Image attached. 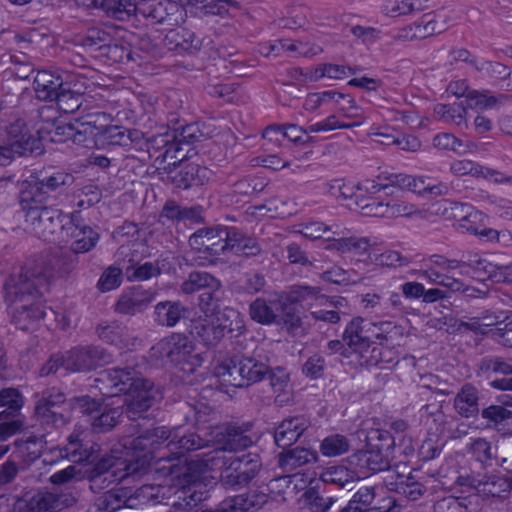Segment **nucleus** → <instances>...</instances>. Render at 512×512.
Wrapping results in <instances>:
<instances>
[{
	"mask_svg": "<svg viewBox=\"0 0 512 512\" xmlns=\"http://www.w3.org/2000/svg\"><path fill=\"white\" fill-rule=\"evenodd\" d=\"M381 173L375 179L358 182V208L363 215L373 217H410L417 212L415 205L397 196V190Z\"/></svg>",
	"mask_w": 512,
	"mask_h": 512,
	"instance_id": "1",
	"label": "nucleus"
},
{
	"mask_svg": "<svg viewBox=\"0 0 512 512\" xmlns=\"http://www.w3.org/2000/svg\"><path fill=\"white\" fill-rule=\"evenodd\" d=\"M192 340L183 333H171L149 349L150 362L156 367L171 365L184 372L194 373L204 361L201 353H194Z\"/></svg>",
	"mask_w": 512,
	"mask_h": 512,
	"instance_id": "2",
	"label": "nucleus"
},
{
	"mask_svg": "<svg viewBox=\"0 0 512 512\" xmlns=\"http://www.w3.org/2000/svg\"><path fill=\"white\" fill-rule=\"evenodd\" d=\"M29 257L19 270L13 271L4 281L3 298L7 305L41 299L49 290L43 269Z\"/></svg>",
	"mask_w": 512,
	"mask_h": 512,
	"instance_id": "3",
	"label": "nucleus"
},
{
	"mask_svg": "<svg viewBox=\"0 0 512 512\" xmlns=\"http://www.w3.org/2000/svg\"><path fill=\"white\" fill-rule=\"evenodd\" d=\"M75 181L72 173L60 168L48 167L32 174L22 183L19 199L26 205L49 203Z\"/></svg>",
	"mask_w": 512,
	"mask_h": 512,
	"instance_id": "4",
	"label": "nucleus"
},
{
	"mask_svg": "<svg viewBox=\"0 0 512 512\" xmlns=\"http://www.w3.org/2000/svg\"><path fill=\"white\" fill-rule=\"evenodd\" d=\"M133 428L136 430V436L130 435L124 438L123 447L127 449V455H131L136 460L134 465H138L140 473L146 470L145 465L148 463V457H152L153 449L172 438V430L166 426H156L155 416L152 420L134 422Z\"/></svg>",
	"mask_w": 512,
	"mask_h": 512,
	"instance_id": "5",
	"label": "nucleus"
},
{
	"mask_svg": "<svg viewBox=\"0 0 512 512\" xmlns=\"http://www.w3.org/2000/svg\"><path fill=\"white\" fill-rule=\"evenodd\" d=\"M19 202L25 213L26 228L39 239L56 242L59 239L58 234L63 233L65 227L64 213L48 203L26 205L24 199H19Z\"/></svg>",
	"mask_w": 512,
	"mask_h": 512,
	"instance_id": "6",
	"label": "nucleus"
},
{
	"mask_svg": "<svg viewBox=\"0 0 512 512\" xmlns=\"http://www.w3.org/2000/svg\"><path fill=\"white\" fill-rule=\"evenodd\" d=\"M38 145L39 140L29 134L21 119L0 128V166L9 165L16 157L33 154Z\"/></svg>",
	"mask_w": 512,
	"mask_h": 512,
	"instance_id": "7",
	"label": "nucleus"
},
{
	"mask_svg": "<svg viewBox=\"0 0 512 512\" xmlns=\"http://www.w3.org/2000/svg\"><path fill=\"white\" fill-rule=\"evenodd\" d=\"M161 388L149 379L141 377L125 395V415L132 422L151 421L153 412L150 409L162 399Z\"/></svg>",
	"mask_w": 512,
	"mask_h": 512,
	"instance_id": "8",
	"label": "nucleus"
},
{
	"mask_svg": "<svg viewBox=\"0 0 512 512\" xmlns=\"http://www.w3.org/2000/svg\"><path fill=\"white\" fill-rule=\"evenodd\" d=\"M268 372L269 364L260 355H253L231 359L229 364L218 368L217 375L233 377V382L229 380L233 386L244 387L262 381Z\"/></svg>",
	"mask_w": 512,
	"mask_h": 512,
	"instance_id": "9",
	"label": "nucleus"
},
{
	"mask_svg": "<svg viewBox=\"0 0 512 512\" xmlns=\"http://www.w3.org/2000/svg\"><path fill=\"white\" fill-rule=\"evenodd\" d=\"M136 17L141 16L151 25L175 26L184 20L186 10L172 0H139Z\"/></svg>",
	"mask_w": 512,
	"mask_h": 512,
	"instance_id": "10",
	"label": "nucleus"
},
{
	"mask_svg": "<svg viewBox=\"0 0 512 512\" xmlns=\"http://www.w3.org/2000/svg\"><path fill=\"white\" fill-rule=\"evenodd\" d=\"M476 376L488 382L499 391L512 392V359L498 355H486L476 364Z\"/></svg>",
	"mask_w": 512,
	"mask_h": 512,
	"instance_id": "11",
	"label": "nucleus"
},
{
	"mask_svg": "<svg viewBox=\"0 0 512 512\" xmlns=\"http://www.w3.org/2000/svg\"><path fill=\"white\" fill-rule=\"evenodd\" d=\"M226 227L218 224L198 229L189 237V246L199 254V258L215 264L221 256H224L222 246L225 242Z\"/></svg>",
	"mask_w": 512,
	"mask_h": 512,
	"instance_id": "12",
	"label": "nucleus"
},
{
	"mask_svg": "<svg viewBox=\"0 0 512 512\" xmlns=\"http://www.w3.org/2000/svg\"><path fill=\"white\" fill-rule=\"evenodd\" d=\"M130 492L125 487H113L95 500L94 508L99 512H116L123 507L132 508L135 505L134 501L138 498L155 500L158 488L153 485H144L135 491L134 496Z\"/></svg>",
	"mask_w": 512,
	"mask_h": 512,
	"instance_id": "13",
	"label": "nucleus"
},
{
	"mask_svg": "<svg viewBox=\"0 0 512 512\" xmlns=\"http://www.w3.org/2000/svg\"><path fill=\"white\" fill-rule=\"evenodd\" d=\"M66 371L89 372L113 361V354L100 345H87L70 349L63 353Z\"/></svg>",
	"mask_w": 512,
	"mask_h": 512,
	"instance_id": "14",
	"label": "nucleus"
},
{
	"mask_svg": "<svg viewBox=\"0 0 512 512\" xmlns=\"http://www.w3.org/2000/svg\"><path fill=\"white\" fill-rule=\"evenodd\" d=\"M32 258L43 268L41 269V274H46L48 287L55 277H68L79 264L78 254L70 248L57 249L53 252H43L39 255L32 256Z\"/></svg>",
	"mask_w": 512,
	"mask_h": 512,
	"instance_id": "15",
	"label": "nucleus"
},
{
	"mask_svg": "<svg viewBox=\"0 0 512 512\" xmlns=\"http://www.w3.org/2000/svg\"><path fill=\"white\" fill-rule=\"evenodd\" d=\"M385 179L391 181L397 190V194L402 190H407L421 196L437 197L447 195L450 190L447 183L436 182L426 176L390 173ZM397 196L399 197V195Z\"/></svg>",
	"mask_w": 512,
	"mask_h": 512,
	"instance_id": "16",
	"label": "nucleus"
},
{
	"mask_svg": "<svg viewBox=\"0 0 512 512\" xmlns=\"http://www.w3.org/2000/svg\"><path fill=\"white\" fill-rule=\"evenodd\" d=\"M156 296L157 291L152 288L133 285L121 292L113 305V310L117 314L132 317L146 311Z\"/></svg>",
	"mask_w": 512,
	"mask_h": 512,
	"instance_id": "17",
	"label": "nucleus"
},
{
	"mask_svg": "<svg viewBox=\"0 0 512 512\" xmlns=\"http://www.w3.org/2000/svg\"><path fill=\"white\" fill-rule=\"evenodd\" d=\"M95 335L103 343L119 350L132 349L141 343V339L119 320H101L95 326Z\"/></svg>",
	"mask_w": 512,
	"mask_h": 512,
	"instance_id": "18",
	"label": "nucleus"
},
{
	"mask_svg": "<svg viewBox=\"0 0 512 512\" xmlns=\"http://www.w3.org/2000/svg\"><path fill=\"white\" fill-rule=\"evenodd\" d=\"M164 46L171 52L182 56H195L203 47L212 43L207 37H200L186 27L170 29L163 39Z\"/></svg>",
	"mask_w": 512,
	"mask_h": 512,
	"instance_id": "19",
	"label": "nucleus"
},
{
	"mask_svg": "<svg viewBox=\"0 0 512 512\" xmlns=\"http://www.w3.org/2000/svg\"><path fill=\"white\" fill-rule=\"evenodd\" d=\"M313 429L309 415L298 414L284 418L274 429V442L279 448H289Z\"/></svg>",
	"mask_w": 512,
	"mask_h": 512,
	"instance_id": "20",
	"label": "nucleus"
},
{
	"mask_svg": "<svg viewBox=\"0 0 512 512\" xmlns=\"http://www.w3.org/2000/svg\"><path fill=\"white\" fill-rule=\"evenodd\" d=\"M118 261H122L124 272L129 282H143L161 275L162 271L158 262H145L139 264L137 250H132L130 245H121L116 253Z\"/></svg>",
	"mask_w": 512,
	"mask_h": 512,
	"instance_id": "21",
	"label": "nucleus"
},
{
	"mask_svg": "<svg viewBox=\"0 0 512 512\" xmlns=\"http://www.w3.org/2000/svg\"><path fill=\"white\" fill-rule=\"evenodd\" d=\"M105 120L106 114L103 112L88 113L75 118L72 121V142L86 148L93 147L99 142L102 121Z\"/></svg>",
	"mask_w": 512,
	"mask_h": 512,
	"instance_id": "22",
	"label": "nucleus"
},
{
	"mask_svg": "<svg viewBox=\"0 0 512 512\" xmlns=\"http://www.w3.org/2000/svg\"><path fill=\"white\" fill-rule=\"evenodd\" d=\"M435 213L445 220H456L467 232H477L476 220L481 216L471 204L441 200L435 204Z\"/></svg>",
	"mask_w": 512,
	"mask_h": 512,
	"instance_id": "23",
	"label": "nucleus"
},
{
	"mask_svg": "<svg viewBox=\"0 0 512 512\" xmlns=\"http://www.w3.org/2000/svg\"><path fill=\"white\" fill-rule=\"evenodd\" d=\"M270 495L260 487L226 497L220 502V512H258L268 503Z\"/></svg>",
	"mask_w": 512,
	"mask_h": 512,
	"instance_id": "24",
	"label": "nucleus"
},
{
	"mask_svg": "<svg viewBox=\"0 0 512 512\" xmlns=\"http://www.w3.org/2000/svg\"><path fill=\"white\" fill-rule=\"evenodd\" d=\"M140 378L141 376L139 372L134 368L117 367L103 370L97 381L104 385L106 389L105 394L117 396L120 394L126 395L136 384V380H139Z\"/></svg>",
	"mask_w": 512,
	"mask_h": 512,
	"instance_id": "25",
	"label": "nucleus"
},
{
	"mask_svg": "<svg viewBox=\"0 0 512 512\" xmlns=\"http://www.w3.org/2000/svg\"><path fill=\"white\" fill-rule=\"evenodd\" d=\"M224 256L233 254L240 257L251 258L262 252L260 243L242 229L227 226L225 232Z\"/></svg>",
	"mask_w": 512,
	"mask_h": 512,
	"instance_id": "26",
	"label": "nucleus"
},
{
	"mask_svg": "<svg viewBox=\"0 0 512 512\" xmlns=\"http://www.w3.org/2000/svg\"><path fill=\"white\" fill-rule=\"evenodd\" d=\"M69 76L60 70H39L34 78V90L38 99L54 101L69 84Z\"/></svg>",
	"mask_w": 512,
	"mask_h": 512,
	"instance_id": "27",
	"label": "nucleus"
},
{
	"mask_svg": "<svg viewBox=\"0 0 512 512\" xmlns=\"http://www.w3.org/2000/svg\"><path fill=\"white\" fill-rule=\"evenodd\" d=\"M31 442L16 445V449L0 467V485L11 483L17 476L20 467H24L39 458L38 451L30 450Z\"/></svg>",
	"mask_w": 512,
	"mask_h": 512,
	"instance_id": "28",
	"label": "nucleus"
},
{
	"mask_svg": "<svg viewBox=\"0 0 512 512\" xmlns=\"http://www.w3.org/2000/svg\"><path fill=\"white\" fill-rule=\"evenodd\" d=\"M482 399L481 392L475 385L465 383L457 392L453 406L461 417L474 418L481 414L480 407L486 404L482 402Z\"/></svg>",
	"mask_w": 512,
	"mask_h": 512,
	"instance_id": "29",
	"label": "nucleus"
},
{
	"mask_svg": "<svg viewBox=\"0 0 512 512\" xmlns=\"http://www.w3.org/2000/svg\"><path fill=\"white\" fill-rule=\"evenodd\" d=\"M189 308L180 300H164L154 306L153 320L159 326L172 328L189 317Z\"/></svg>",
	"mask_w": 512,
	"mask_h": 512,
	"instance_id": "30",
	"label": "nucleus"
},
{
	"mask_svg": "<svg viewBox=\"0 0 512 512\" xmlns=\"http://www.w3.org/2000/svg\"><path fill=\"white\" fill-rule=\"evenodd\" d=\"M168 179L176 188L187 190L204 185L207 169L195 163H181L168 173Z\"/></svg>",
	"mask_w": 512,
	"mask_h": 512,
	"instance_id": "31",
	"label": "nucleus"
},
{
	"mask_svg": "<svg viewBox=\"0 0 512 512\" xmlns=\"http://www.w3.org/2000/svg\"><path fill=\"white\" fill-rule=\"evenodd\" d=\"M7 306L12 323L23 331L28 330L30 325L43 319L46 314L40 299Z\"/></svg>",
	"mask_w": 512,
	"mask_h": 512,
	"instance_id": "32",
	"label": "nucleus"
},
{
	"mask_svg": "<svg viewBox=\"0 0 512 512\" xmlns=\"http://www.w3.org/2000/svg\"><path fill=\"white\" fill-rule=\"evenodd\" d=\"M384 483L389 491L402 495L409 501L420 499L427 491L426 486L411 473L408 475L395 473L387 476Z\"/></svg>",
	"mask_w": 512,
	"mask_h": 512,
	"instance_id": "33",
	"label": "nucleus"
},
{
	"mask_svg": "<svg viewBox=\"0 0 512 512\" xmlns=\"http://www.w3.org/2000/svg\"><path fill=\"white\" fill-rule=\"evenodd\" d=\"M204 210L200 205L182 206L175 200H167L159 214L160 219H166L172 223L189 221L200 224L205 221Z\"/></svg>",
	"mask_w": 512,
	"mask_h": 512,
	"instance_id": "34",
	"label": "nucleus"
},
{
	"mask_svg": "<svg viewBox=\"0 0 512 512\" xmlns=\"http://www.w3.org/2000/svg\"><path fill=\"white\" fill-rule=\"evenodd\" d=\"M281 449L282 451L277 455V462L284 471H293L304 465L314 464L319 459L317 451L313 449L299 446Z\"/></svg>",
	"mask_w": 512,
	"mask_h": 512,
	"instance_id": "35",
	"label": "nucleus"
},
{
	"mask_svg": "<svg viewBox=\"0 0 512 512\" xmlns=\"http://www.w3.org/2000/svg\"><path fill=\"white\" fill-rule=\"evenodd\" d=\"M207 441L196 432L180 427L172 430V438L167 443V448L175 454L176 458L183 457L186 453L199 450L206 446Z\"/></svg>",
	"mask_w": 512,
	"mask_h": 512,
	"instance_id": "36",
	"label": "nucleus"
},
{
	"mask_svg": "<svg viewBox=\"0 0 512 512\" xmlns=\"http://www.w3.org/2000/svg\"><path fill=\"white\" fill-rule=\"evenodd\" d=\"M373 326V323L362 317L351 319L343 332V341L348 345V349L374 342L372 339L374 336L378 337V334L372 331Z\"/></svg>",
	"mask_w": 512,
	"mask_h": 512,
	"instance_id": "37",
	"label": "nucleus"
},
{
	"mask_svg": "<svg viewBox=\"0 0 512 512\" xmlns=\"http://www.w3.org/2000/svg\"><path fill=\"white\" fill-rule=\"evenodd\" d=\"M213 321L220 329L223 338L228 336L235 338L243 335L246 332V326L241 313L229 306H225L220 312L215 313Z\"/></svg>",
	"mask_w": 512,
	"mask_h": 512,
	"instance_id": "38",
	"label": "nucleus"
},
{
	"mask_svg": "<svg viewBox=\"0 0 512 512\" xmlns=\"http://www.w3.org/2000/svg\"><path fill=\"white\" fill-rule=\"evenodd\" d=\"M125 470L126 472L123 475L118 476L116 471H99L90 468L86 471V479L89 482L90 489L94 493H99L126 476L140 474L138 465H134V463L125 464Z\"/></svg>",
	"mask_w": 512,
	"mask_h": 512,
	"instance_id": "39",
	"label": "nucleus"
},
{
	"mask_svg": "<svg viewBox=\"0 0 512 512\" xmlns=\"http://www.w3.org/2000/svg\"><path fill=\"white\" fill-rule=\"evenodd\" d=\"M283 307L280 298L265 299L257 297L249 305V316L251 320L261 325H271L277 322V311Z\"/></svg>",
	"mask_w": 512,
	"mask_h": 512,
	"instance_id": "40",
	"label": "nucleus"
},
{
	"mask_svg": "<svg viewBox=\"0 0 512 512\" xmlns=\"http://www.w3.org/2000/svg\"><path fill=\"white\" fill-rule=\"evenodd\" d=\"M349 351L345 364L354 368L370 369L381 362L382 349L375 342L360 345Z\"/></svg>",
	"mask_w": 512,
	"mask_h": 512,
	"instance_id": "41",
	"label": "nucleus"
},
{
	"mask_svg": "<svg viewBox=\"0 0 512 512\" xmlns=\"http://www.w3.org/2000/svg\"><path fill=\"white\" fill-rule=\"evenodd\" d=\"M191 336L207 348L216 347L223 339L220 329L213 319L199 318L193 321L190 326Z\"/></svg>",
	"mask_w": 512,
	"mask_h": 512,
	"instance_id": "42",
	"label": "nucleus"
},
{
	"mask_svg": "<svg viewBox=\"0 0 512 512\" xmlns=\"http://www.w3.org/2000/svg\"><path fill=\"white\" fill-rule=\"evenodd\" d=\"M114 40L112 34L106 29L98 26L88 28L82 35L78 36V43L96 57H102L104 48Z\"/></svg>",
	"mask_w": 512,
	"mask_h": 512,
	"instance_id": "43",
	"label": "nucleus"
},
{
	"mask_svg": "<svg viewBox=\"0 0 512 512\" xmlns=\"http://www.w3.org/2000/svg\"><path fill=\"white\" fill-rule=\"evenodd\" d=\"M83 84L74 83L70 81L69 84L63 89L59 96L54 100L59 108L65 114H73L83 109L84 91L81 90Z\"/></svg>",
	"mask_w": 512,
	"mask_h": 512,
	"instance_id": "44",
	"label": "nucleus"
},
{
	"mask_svg": "<svg viewBox=\"0 0 512 512\" xmlns=\"http://www.w3.org/2000/svg\"><path fill=\"white\" fill-rule=\"evenodd\" d=\"M478 495L467 497L446 496L437 500L433 505L434 512H477Z\"/></svg>",
	"mask_w": 512,
	"mask_h": 512,
	"instance_id": "45",
	"label": "nucleus"
},
{
	"mask_svg": "<svg viewBox=\"0 0 512 512\" xmlns=\"http://www.w3.org/2000/svg\"><path fill=\"white\" fill-rule=\"evenodd\" d=\"M230 470L239 473L251 483L259 474L262 468V461L258 454L245 453L241 456L230 458Z\"/></svg>",
	"mask_w": 512,
	"mask_h": 512,
	"instance_id": "46",
	"label": "nucleus"
},
{
	"mask_svg": "<svg viewBox=\"0 0 512 512\" xmlns=\"http://www.w3.org/2000/svg\"><path fill=\"white\" fill-rule=\"evenodd\" d=\"M218 281L220 280L207 271H192L181 283L180 291L185 295L201 293L207 289L217 288Z\"/></svg>",
	"mask_w": 512,
	"mask_h": 512,
	"instance_id": "47",
	"label": "nucleus"
},
{
	"mask_svg": "<svg viewBox=\"0 0 512 512\" xmlns=\"http://www.w3.org/2000/svg\"><path fill=\"white\" fill-rule=\"evenodd\" d=\"M365 447L383 452L395 457L397 448V437L385 429H370L365 433Z\"/></svg>",
	"mask_w": 512,
	"mask_h": 512,
	"instance_id": "48",
	"label": "nucleus"
},
{
	"mask_svg": "<svg viewBox=\"0 0 512 512\" xmlns=\"http://www.w3.org/2000/svg\"><path fill=\"white\" fill-rule=\"evenodd\" d=\"M124 414L123 406L113 407L104 403L90 424L94 432H108L119 423Z\"/></svg>",
	"mask_w": 512,
	"mask_h": 512,
	"instance_id": "49",
	"label": "nucleus"
},
{
	"mask_svg": "<svg viewBox=\"0 0 512 512\" xmlns=\"http://www.w3.org/2000/svg\"><path fill=\"white\" fill-rule=\"evenodd\" d=\"M481 417L487 423V427L493 428L498 432L507 434L509 423L512 421V410L506 409L502 405L491 404L481 410Z\"/></svg>",
	"mask_w": 512,
	"mask_h": 512,
	"instance_id": "50",
	"label": "nucleus"
},
{
	"mask_svg": "<svg viewBox=\"0 0 512 512\" xmlns=\"http://www.w3.org/2000/svg\"><path fill=\"white\" fill-rule=\"evenodd\" d=\"M66 237L72 240L68 248L78 255L93 250L100 240V234L93 227L74 229V232L67 233Z\"/></svg>",
	"mask_w": 512,
	"mask_h": 512,
	"instance_id": "51",
	"label": "nucleus"
},
{
	"mask_svg": "<svg viewBox=\"0 0 512 512\" xmlns=\"http://www.w3.org/2000/svg\"><path fill=\"white\" fill-rule=\"evenodd\" d=\"M23 394L14 387L2 388L0 390V408H5L0 412V420L7 417L23 415L21 410L24 406Z\"/></svg>",
	"mask_w": 512,
	"mask_h": 512,
	"instance_id": "52",
	"label": "nucleus"
},
{
	"mask_svg": "<svg viewBox=\"0 0 512 512\" xmlns=\"http://www.w3.org/2000/svg\"><path fill=\"white\" fill-rule=\"evenodd\" d=\"M342 234L337 237L328 236L327 240L330 242L328 248H333L341 252H354L356 254H362L367 252L371 245L367 238L350 236L346 237L344 231H340Z\"/></svg>",
	"mask_w": 512,
	"mask_h": 512,
	"instance_id": "53",
	"label": "nucleus"
},
{
	"mask_svg": "<svg viewBox=\"0 0 512 512\" xmlns=\"http://www.w3.org/2000/svg\"><path fill=\"white\" fill-rule=\"evenodd\" d=\"M358 458L363 462V466L371 473L376 474L383 471H389L391 462L394 457H391L383 452L367 448L358 451Z\"/></svg>",
	"mask_w": 512,
	"mask_h": 512,
	"instance_id": "54",
	"label": "nucleus"
},
{
	"mask_svg": "<svg viewBox=\"0 0 512 512\" xmlns=\"http://www.w3.org/2000/svg\"><path fill=\"white\" fill-rule=\"evenodd\" d=\"M303 497L312 512H328L339 500L338 496L332 495L331 490L326 487L323 488L322 492L315 488H309L304 492Z\"/></svg>",
	"mask_w": 512,
	"mask_h": 512,
	"instance_id": "55",
	"label": "nucleus"
},
{
	"mask_svg": "<svg viewBox=\"0 0 512 512\" xmlns=\"http://www.w3.org/2000/svg\"><path fill=\"white\" fill-rule=\"evenodd\" d=\"M83 432L74 430L67 438L68 443L61 451V456L66 457L74 463L91 461L92 453L89 452L88 448L84 446L82 439L80 438Z\"/></svg>",
	"mask_w": 512,
	"mask_h": 512,
	"instance_id": "56",
	"label": "nucleus"
},
{
	"mask_svg": "<svg viewBox=\"0 0 512 512\" xmlns=\"http://www.w3.org/2000/svg\"><path fill=\"white\" fill-rule=\"evenodd\" d=\"M375 497L376 488L374 486H362L344 506L340 507L338 512H368V506Z\"/></svg>",
	"mask_w": 512,
	"mask_h": 512,
	"instance_id": "57",
	"label": "nucleus"
},
{
	"mask_svg": "<svg viewBox=\"0 0 512 512\" xmlns=\"http://www.w3.org/2000/svg\"><path fill=\"white\" fill-rule=\"evenodd\" d=\"M223 294L222 283L218 281V286L215 289H207L201 292L198 296V307L201 312L206 316L215 315L223 308Z\"/></svg>",
	"mask_w": 512,
	"mask_h": 512,
	"instance_id": "58",
	"label": "nucleus"
},
{
	"mask_svg": "<svg viewBox=\"0 0 512 512\" xmlns=\"http://www.w3.org/2000/svg\"><path fill=\"white\" fill-rule=\"evenodd\" d=\"M455 93L458 97H465L467 106L472 109H491L499 103L498 98L494 95H490L487 90L478 91L464 87L461 92Z\"/></svg>",
	"mask_w": 512,
	"mask_h": 512,
	"instance_id": "59",
	"label": "nucleus"
},
{
	"mask_svg": "<svg viewBox=\"0 0 512 512\" xmlns=\"http://www.w3.org/2000/svg\"><path fill=\"white\" fill-rule=\"evenodd\" d=\"M435 113L447 123L457 126L465 125L467 127V108L463 102H455L452 104H437Z\"/></svg>",
	"mask_w": 512,
	"mask_h": 512,
	"instance_id": "60",
	"label": "nucleus"
},
{
	"mask_svg": "<svg viewBox=\"0 0 512 512\" xmlns=\"http://www.w3.org/2000/svg\"><path fill=\"white\" fill-rule=\"evenodd\" d=\"M122 261H118L104 269L98 282L96 284L97 289L100 292H109L115 290L123 283V276L125 275L124 266Z\"/></svg>",
	"mask_w": 512,
	"mask_h": 512,
	"instance_id": "61",
	"label": "nucleus"
},
{
	"mask_svg": "<svg viewBox=\"0 0 512 512\" xmlns=\"http://www.w3.org/2000/svg\"><path fill=\"white\" fill-rule=\"evenodd\" d=\"M138 1L133 2L132 0H104L102 11L107 16L112 17L116 20L126 21L132 16H136V9Z\"/></svg>",
	"mask_w": 512,
	"mask_h": 512,
	"instance_id": "62",
	"label": "nucleus"
},
{
	"mask_svg": "<svg viewBox=\"0 0 512 512\" xmlns=\"http://www.w3.org/2000/svg\"><path fill=\"white\" fill-rule=\"evenodd\" d=\"M380 317L400 318L408 313V306L398 292H388L382 295Z\"/></svg>",
	"mask_w": 512,
	"mask_h": 512,
	"instance_id": "63",
	"label": "nucleus"
},
{
	"mask_svg": "<svg viewBox=\"0 0 512 512\" xmlns=\"http://www.w3.org/2000/svg\"><path fill=\"white\" fill-rule=\"evenodd\" d=\"M39 132L42 134V138H48L54 143L72 141V121L66 123L60 120H53L51 123L48 122L47 126L41 127Z\"/></svg>",
	"mask_w": 512,
	"mask_h": 512,
	"instance_id": "64",
	"label": "nucleus"
}]
</instances>
